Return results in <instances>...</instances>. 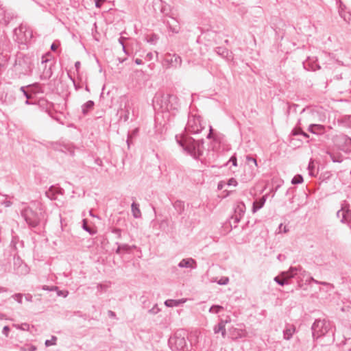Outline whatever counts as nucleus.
<instances>
[{
  "mask_svg": "<svg viewBox=\"0 0 351 351\" xmlns=\"http://www.w3.org/2000/svg\"><path fill=\"white\" fill-rule=\"evenodd\" d=\"M177 143L188 154L194 158H199L203 155L204 151V140L195 141L191 137L176 136Z\"/></svg>",
  "mask_w": 351,
  "mask_h": 351,
  "instance_id": "1",
  "label": "nucleus"
},
{
  "mask_svg": "<svg viewBox=\"0 0 351 351\" xmlns=\"http://www.w3.org/2000/svg\"><path fill=\"white\" fill-rule=\"evenodd\" d=\"M14 71L21 78L23 76L30 75L32 70V62L29 57L22 54L18 55L14 66Z\"/></svg>",
  "mask_w": 351,
  "mask_h": 351,
  "instance_id": "2",
  "label": "nucleus"
},
{
  "mask_svg": "<svg viewBox=\"0 0 351 351\" xmlns=\"http://www.w3.org/2000/svg\"><path fill=\"white\" fill-rule=\"evenodd\" d=\"M154 102L158 105L161 109L167 111L177 110L178 107V98L175 95L169 94L156 96Z\"/></svg>",
  "mask_w": 351,
  "mask_h": 351,
  "instance_id": "3",
  "label": "nucleus"
},
{
  "mask_svg": "<svg viewBox=\"0 0 351 351\" xmlns=\"http://www.w3.org/2000/svg\"><path fill=\"white\" fill-rule=\"evenodd\" d=\"M185 332L177 331L173 337L169 339V345L173 351H186L187 343L185 339Z\"/></svg>",
  "mask_w": 351,
  "mask_h": 351,
  "instance_id": "4",
  "label": "nucleus"
},
{
  "mask_svg": "<svg viewBox=\"0 0 351 351\" xmlns=\"http://www.w3.org/2000/svg\"><path fill=\"white\" fill-rule=\"evenodd\" d=\"M331 328L330 323L325 319H316L312 325V335L314 339H318L325 335Z\"/></svg>",
  "mask_w": 351,
  "mask_h": 351,
  "instance_id": "5",
  "label": "nucleus"
},
{
  "mask_svg": "<svg viewBox=\"0 0 351 351\" xmlns=\"http://www.w3.org/2000/svg\"><path fill=\"white\" fill-rule=\"evenodd\" d=\"M14 36L19 43H24L32 37V32L25 25L21 24L14 30Z\"/></svg>",
  "mask_w": 351,
  "mask_h": 351,
  "instance_id": "6",
  "label": "nucleus"
},
{
  "mask_svg": "<svg viewBox=\"0 0 351 351\" xmlns=\"http://www.w3.org/2000/svg\"><path fill=\"white\" fill-rule=\"evenodd\" d=\"M21 215L29 226L36 227L40 223L39 215L29 207L24 208Z\"/></svg>",
  "mask_w": 351,
  "mask_h": 351,
  "instance_id": "7",
  "label": "nucleus"
},
{
  "mask_svg": "<svg viewBox=\"0 0 351 351\" xmlns=\"http://www.w3.org/2000/svg\"><path fill=\"white\" fill-rule=\"evenodd\" d=\"M203 129L200 117L196 115H189L188 118L186 130L193 134H197Z\"/></svg>",
  "mask_w": 351,
  "mask_h": 351,
  "instance_id": "8",
  "label": "nucleus"
},
{
  "mask_svg": "<svg viewBox=\"0 0 351 351\" xmlns=\"http://www.w3.org/2000/svg\"><path fill=\"white\" fill-rule=\"evenodd\" d=\"M164 63L167 69L169 68H180L182 64V58L180 56L176 53H167L165 55Z\"/></svg>",
  "mask_w": 351,
  "mask_h": 351,
  "instance_id": "9",
  "label": "nucleus"
},
{
  "mask_svg": "<svg viewBox=\"0 0 351 351\" xmlns=\"http://www.w3.org/2000/svg\"><path fill=\"white\" fill-rule=\"evenodd\" d=\"M14 17V14L8 10H5L0 5V23L8 25L10 21Z\"/></svg>",
  "mask_w": 351,
  "mask_h": 351,
  "instance_id": "10",
  "label": "nucleus"
},
{
  "mask_svg": "<svg viewBox=\"0 0 351 351\" xmlns=\"http://www.w3.org/2000/svg\"><path fill=\"white\" fill-rule=\"evenodd\" d=\"M341 223H348L351 220V212L350 210V205L346 201H343L341 204Z\"/></svg>",
  "mask_w": 351,
  "mask_h": 351,
  "instance_id": "11",
  "label": "nucleus"
},
{
  "mask_svg": "<svg viewBox=\"0 0 351 351\" xmlns=\"http://www.w3.org/2000/svg\"><path fill=\"white\" fill-rule=\"evenodd\" d=\"M163 22L173 34H178L179 32L180 29V25L178 21L174 18L165 19Z\"/></svg>",
  "mask_w": 351,
  "mask_h": 351,
  "instance_id": "12",
  "label": "nucleus"
},
{
  "mask_svg": "<svg viewBox=\"0 0 351 351\" xmlns=\"http://www.w3.org/2000/svg\"><path fill=\"white\" fill-rule=\"evenodd\" d=\"M178 265L180 268L194 269L197 268V262L193 258H186L182 259Z\"/></svg>",
  "mask_w": 351,
  "mask_h": 351,
  "instance_id": "13",
  "label": "nucleus"
},
{
  "mask_svg": "<svg viewBox=\"0 0 351 351\" xmlns=\"http://www.w3.org/2000/svg\"><path fill=\"white\" fill-rule=\"evenodd\" d=\"M215 51L217 55L228 60L233 59L232 53L226 47H217L215 49Z\"/></svg>",
  "mask_w": 351,
  "mask_h": 351,
  "instance_id": "14",
  "label": "nucleus"
},
{
  "mask_svg": "<svg viewBox=\"0 0 351 351\" xmlns=\"http://www.w3.org/2000/svg\"><path fill=\"white\" fill-rule=\"evenodd\" d=\"M296 331V329H295V326L293 324H287L285 325V327L283 330V339L285 340H290L293 334Z\"/></svg>",
  "mask_w": 351,
  "mask_h": 351,
  "instance_id": "15",
  "label": "nucleus"
},
{
  "mask_svg": "<svg viewBox=\"0 0 351 351\" xmlns=\"http://www.w3.org/2000/svg\"><path fill=\"white\" fill-rule=\"evenodd\" d=\"M131 108V105L130 102L128 101L125 102L123 108H120V110L118 111V113L120 114L119 119L123 120L125 122L127 121L129 119V114H130V110Z\"/></svg>",
  "mask_w": 351,
  "mask_h": 351,
  "instance_id": "16",
  "label": "nucleus"
},
{
  "mask_svg": "<svg viewBox=\"0 0 351 351\" xmlns=\"http://www.w3.org/2000/svg\"><path fill=\"white\" fill-rule=\"evenodd\" d=\"M302 269L301 267H291L289 271H282L280 273V276L286 279L288 282L290 279L295 277L296 274V271H300Z\"/></svg>",
  "mask_w": 351,
  "mask_h": 351,
  "instance_id": "17",
  "label": "nucleus"
},
{
  "mask_svg": "<svg viewBox=\"0 0 351 351\" xmlns=\"http://www.w3.org/2000/svg\"><path fill=\"white\" fill-rule=\"evenodd\" d=\"M49 62L48 60H44L43 58V60L41 62L42 64H45L44 71L43 73L40 75V79L41 80H48L49 79L52 75V71H51V65L50 64L48 68H47V63Z\"/></svg>",
  "mask_w": 351,
  "mask_h": 351,
  "instance_id": "18",
  "label": "nucleus"
},
{
  "mask_svg": "<svg viewBox=\"0 0 351 351\" xmlns=\"http://www.w3.org/2000/svg\"><path fill=\"white\" fill-rule=\"evenodd\" d=\"M308 131L317 135L324 133L325 128L323 125L320 124H311L308 128Z\"/></svg>",
  "mask_w": 351,
  "mask_h": 351,
  "instance_id": "19",
  "label": "nucleus"
},
{
  "mask_svg": "<svg viewBox=\"0 0 351 351\" xmlns=\"http://www.w3.org/2000/svg\"><path fill=\"white\" fill-rule=\"evenodd\" d=\"M267 199V195H263L258 200H256L253 202L252 213H255L257 210L261 209L265 204Z\"/></svg>",
  "mask_w": 351,
  "mask_h": 351,
  "instance_id": "20",
  "label": "nucleus"
},
{
  "mask_svg": "<svg viewBox=\"0 0 351 351\" xmlns=\"http://www.w3.org/2000/svg\"><path fill=\"white\" fill-rule=\"evenodd\" d=\"M94 101L89 100L82 106V112L84 115H86L90 110L93 109Z\"/></svg>",
  "mask_w": 351,
  "mask_h": 351,
  "instance_id": "21",
  "label": "nucleus"
},
{
  "mask_svg": "<svg viewBox=\"0 0 351 351\" xmlns=\"http://www.w3.org/2000/svg\"><path fill=\"white\" fill-rule=\"evenodd\" d=\"M184 302H185V300H183V299H182V300L169 299V300H167L165 302V304L167 307H175V306H178Z\"/></svg>",
  "mask_w": 351,
  "mask_h": 351,
  "instance_id": "22",
  "label": "nucleus"
},
{
  "mask_svg": "<svg viewBox=\"0 0 351 351\" xmlns=\"http://www.w3.org/2000/svg\"><path fill=\"white\" fill-rule=\"evenodd\" d=\"M131 210L132 215L134 218L138 219L141 217V212L139 208V205L135 202H133L131 206Z\"/></svg>",
  "mask_w": 351,
  "mask_h": 351,
  "instance_id": "23",
  "label": "nucleus"
},
{
  "mask_svg": "<svg viewBox=\"0 0 351 351\" xmlns=\"http://www.w3.org/2000/svg\"><path fill=\"white\" fill-rule=\"evenodd\" d=\"M173 208L179 215L182 214L184 210V202L181 200H176L173 203Z\"/></svg>",
  "mask_w": 351,
  "mask_h": 351,
  "instance_id": "24",
  "label": "nucleus"
},
{
  "mask_svg": "<svg viewBox=\"0 0 351 351\" xmlns=\"http://www.w3.org/2000/svg\"><path fill=\"white\" fill-rule=\"evenodd\" d=\"M235 214L243 217L245 212V205L243 202H239L234 209Z\"/></svg>",
  "mask_w": 351,
  "mask_h": 351,
  "instance_id": "25",
  "label": "nucleus"
},
{
  "mask_svg": "<svg viewBox=\"0 0 351 351\" xmlns=\"http://www.w3.org/2000/svg\"><path fill=\"white\" fill-rule=\"evenodd\" d=\"M31 89V91L37 93H43L41 87L38 83H34L32 84H29L27 86Z\"/></svg>",
  "mask_w": 351,
  "mask_h": 351,
  "instance_id": "26",
  "label": "nucleus"
},
{
  "mask_svg": "<svg viewBox=\"0 0 351 351\" xmlns=\"http://www.w3.org/2000/svg\"><path fill=\"white\" fill-rule=\"evenodd\" d=\"M226 323H227V321L221 319L217 325L215 326L213 328L215 333L221 332L222 330L225 328Z\"/></svg>",
  "mask_w": 351,
  "mask_h": 351,
  "instance_id": "27",
  "label": "nucleus"
},
{
  "mask_svg": "<svg viewBox=\"0 0 351 351\" xmlns=\"http://www.w3.org/2000/svg\"><path fill=\"white\" fill-rule=\"evenodd\" d=\"M82 228L85 231L88 232L90 235H94L96 233V231L95 230H93L88 226L86 219H83V221H82Z\"/></svg>",
  "mask_w": 351,
  "mask_h": 351,
  "instance_id": "28",
  "label": "nucleus"
},
{
  "mask_svg": "<svg viewBox=\"0 0 351 351\" xmlns=\"http://www.w3.org/2000/svg\"><path fill=\"white\" fill-rule=\"evenodd\" d=\"M274 280V281L278 285H279L280 286H284L285 285H288L289 284V282L286 279H285L284 278H282L280 276V275L278 276H276Z\"/></svg>",
  "mask_w": 351,
  "mask_h": 351,
  "instance_id": "29",
  "label": "nucleus"
},
{
  "mask_svg": "<svg viewBox=\"0 0 351 351\" xmlns=\"http://www.w3.org/2000/svg\"><path fill=\"white\" fill-rule=\"evenodd\" d=\"M110 283L108 284H97V291L100 293L105 292L108 287H110Z\"/></svg>",
  "mask_w": 351,
  "mask_h": 351,
  "instance_id": "30",
  "label": "nucleus"
},
{
  "mask_svg": "<svg viewBox=\"0 0 351 351\" xmlns=\"http://www.w3.org/2000/svg\"><path fill=\"white\" fill-rule=\"evenodd\" d=\"M304 181L303 177L301 175H296L295 176L292 180H291V184H301Z\"/></svg>",
  "mask_w": 351,
  "mask_h": 351,
  "instance_id": "31",
  "label": "nucleus"
},
{
  "mask_svg": "<svg viewBox=\"0 0 351 351\" xmlns=\"http://www.w3.org/2000/svg\"><path fill=\"white\" fill-rule=\"evenodd\" d=\"M341 121L346 126L351 128V115H346L343 117Z\"/></svg>",
  "mask_w": 351,
  "mask_h": 351,
  "instance_id": "32",
  "label": "nucleus"
},
{
  "mask_svg": "<svg viewBox=\"0 0 351 351\" xmlns=\"http://www.w3.org/2000/svg\"><path fill=\"white\" fill-rule=\"evenodd\" d=\"M158 39H159V37L158 35H156L155 34H152L147 38V42L151 44L154 45V44H156V43L158 41Z\"/></svg>",
  "mask_w": 351,
  "mask_h": 351,
  "instance_id": "33",
  "label": "nucleus"
},
{
  "mask_svg": "<svg viewBox=\"0 0 351 351\" xmlns=\"http://www.w3.org/2000/svg\"><path fill=\"white\" fill-rule=\"evenodd\" d=\"M223 308L221 306L219 305H213L210 309L209 312L213 313H218L221 310H222Z\"/></svg>",
  "mask_w": 351,
  "mask_h": 351,
  "instance_id": "34",
  "label": "nucleus"
},
{
  "mask_svg": "<svg viewBox=\"0 0 351 351\" xmlns=\"http://www.w3.org/2000/svg\"><path fill=\"white\" fill-rule=\"evenodd\" d=\"M57 337L55 336H52L51 339H47L45 341V346L49 347L53 345H56V343Z\"/></svg>",
  "mask_w": 351,
  "mask_h": 351,
  "instance_id": "35",
  "label": "nucleus"
},
{
  "mask_svg": "<svg viewBox=\"0 0 351 351\" xmlns=\"http://www.w3.org/2000/svg\"><path fill=\"white\" fill-rule=\"evenodd\" d=\"M246 161L248 165H250V163H253L255 167L258 166L256 160L250 155L246 156Z\"/></svg>",
  "mask_w": 351,
  "mask_h": 351,
  "instance_id": "36",
  "label": "nucleus"
},
{
  "mask_svg": "<svg viewBox=\"0 0 351 351\" xmlns=\"http://www.w3.org/2000/svg\"><path fill=\"white\" fill-rule=\"evenodd\" d=\"M328 154H329L330 159L334 162H342V159H341V158L339 156H335L333 154H332L330 152H328Z\"/></svg>",
  "mask_w": 351,
  "mask_h": 351,
  "instance_id": "37",
  "label": "nucleus"
},
{
  "mask_svg": "<svg viewBox=\"0 0 351 351\" xmlns=\"http://www.w3.org/2000/svg\"><path fill=\"white\" fill-rule=\"evenodd\" d=\"M23 296V295L22 293H15L12 295V298L15 299L19 304H21Z\"/></svg>",
  "mask_w": 351,
  "mask_h": 351,
  "instance_id": "38",
  "label": "nucleus"
},
{
  "mask_svg": "<svg viewBox=\"0 0 351 351\" xmlns=\"http://www.w3.org/2000/svg\"><path fill=\"white\" fill-rule=\"evenodd\" d=\"M58 287L56 286H51V287H49L47 285H43L42 287V289L43 290H45V291H56L58 290Z\"/></svg>",
  "mask_w": 351,
  "mask_h": 351,
  "instance_id": "39",
  "label": "nucleus"
},
{
  "mask_svg": "<svg viewBox=\"0 0 351 351\" xmlns=\"http://www.w3.org/2000/svg\"><path fill=\"white\" fill-rule=\"evenodd\" d=\"M160 311V308L157 304H155L151 309L148 311L150 314L156 315Z\"/></svg>",
  "mask_w": 351,
  "mask_h": 351,
  "instance_id": "40",
  "label": "nucleus"
},
{
  "mask_svg": "<svg viewBox=\"0 0 351 351\" xmlns=\"http://www.w3.org/2000/svg\"><path fill=\"white\" fill-rule=\"evenodd\" d=\"M282 232H283L284 233H287L289 232V228L286 226H283L282 223H280L278 226V233H280Z\"/></svg>",
  "mask_w": 351,
  "mask_h": 351,
  "instance_id": "41",
  "label": "nucleus"
},
{
  "mask_svg": "<svg viewBox=\"0 0 351 351\" xmlns=\"http://www.w3.org/2000/svg\"><path fill=\"white\" fill-rule=\"evenodd\" d=\"M228 282L229 278L228 277H223L219 281H217V283L220 285H227Z\"/></svg>",
  "mask_w": 351,
  "mask_h": 351,
  "instance_id": "42",
  "label": "nucleus"
},
{
  "mask_svg": "<svg viewBox=\"0 0 351 351\" xmlns=\"http://www.w3.org/2000/svg\"><path fill=\"white\" fill-rule=\"evenodd\" d=\"M20 90L23 93L24 96L27 99H29L32 97L31 95L25 90V86H21L20 88Z\"/></svg>",
  "mask_w": 351,
  "mask_h": 351,
  "instance_id": "43",
  "label": "nucleus"
},
{
  "mask_svg": "<svg viewBox=\"0 0 351 351\" xmlns=\"http://www.w3.org/2000/svg\"><path fill=\"white\" fill-rule=\"evenodd\" d=\"M121 245V251H124L126 252L130 251V249L132 248V247L128 244H123V245Z\"/></svg>",
  "mask_w": 351,
  "mask_h": 351,
  "instance_id": "44",
  "label": "nucleus"
},
{
  "mask_svg": "<svg viewBox=\"0 0 351 351\" xmlns=\"http://www.w3.org/2000/svg\"><path fill=\"white\" fill-rule=\"evenodd\" d=\"M227 184L228 186H232H232H236L237 185V181L234 178H232L229 179V180L228 181Z\"/></svg>",
  "mask_w": 351,
  "mask_h": 351,
  "instance_id": "45",
  "label": "nucleus"
},
{
  "mask_svg": "<svg viewBox=\"0 0 351 351\" xmlns=\"http://www.w3.org/2000/svg\"><path fill=\"white\" fill-rule=\"evenodd\" d=\"M229 162H232V165L234 166V167H237V157L234 155L232 156L230 160H229Z\"/></svg>",
  "mask_w": 351,
  "mask_h": 351,
  "instance_id": "46",
  "label": "nucleus"
},
{
  "mask_svg": "<svg viewBox=\"0 0 351 351\" xmlns=\"http://www.w3.org/2000/svg\"><path fill=\"white\" fill-rule=\"evenodd\" d=\"M10 332V328L8 326H5L3 328L2 333L5 336L8 337Z\"/></svg>",
  "mask_w": 351,
  "mask_h": 351,
  "instance_id": "47",
  "label": "nucleus"
},
{
  "mask_svg": "<svg viewBox=\"0 0 351 351\" xmlns=\"http://www.w3.org/2000/svg\"><path fill=\"white\" fill-rule=\"evenodd\" d=\"M125 39L124 37H120L119 38V43L122 46V48H123V51L125 53L126 51H125V47L124 45V43H123V40Z\"/></svg>",
  "mask_w": 351,
  "mask_h": 351,
  "instance_id": "48",
  "label": "nucleus"
},
{
  "mask_svg": "<svg viewBox=\"0 0 351 351\" xmlns=\"http://www.w3.org/2000/svg\"><path fill=\"white\" fill-rule=\"evenodd\" d=\"M104 1L105 0H95V6L99 8H101Z\"/></svg>",
  "mask_w": 351,
  "mask_h": 351,
  "instance_id": "49",
  "label": "nucleus"
},
{
  "mask_svg": "<svg viewBox=\"0 0 351 351\" xmlns=\"http://www.w3.org/2000/svg\"><path fill=\"white\" fill-rule=\"evenodd\" d=\"M108 315L110 317H112V318H114V319H116L117 318V315L115 314V313L111 310H109L108 311Z\"/></svg>",
  "mask_w": 351,
  "mask_h": 351,
  "instance_id": "50",
  "label": "nucleus"
},
{
  "mask_svg": "<svg viewBox=\"0 0 351 351\" xmlns=\"http://www.w3.org/2000/svg\"><path fill=\"white\" fill-rule=\"evenodd\" d=\"M238 337L242 338L246 336V332L242 330L238 331L237 333Z\"/></svg>",
  "mask_w": 351,
  "mask_h": 351,
  "instance_id": "51",
  "label": "nucleus"
},
{
  "mask_svg": "<svg viewBox=\"0 0 351 351\" xmlns=\"http://www.w3.org/2000/svg\"><path fill=\"white\" fill-rule=\"evenodd\" d=\"M112 232L117 234L118 237L120 238L121 235V230L119 228H115L112 230Z\"/></svg>",
  "mask_w": 351,
  "mask_h": 351,
  "instance_id": "52",
  "label": "nucleus"
},
{
  "mask_svg": "<svg viewBox=\"0 0 351 351\" xmlns=\"http://www.w3.org/2000/svg\"><path fill=\"white\" fill-rule=\"evenodd\" d=\"M345 143L346 145H348L350 147H351V138L349 137L346 136L345 137Z\"/></svg>",
  "mask_w": 351,
  "mask_h": 351,
  "instance_id": "53",
  "label": "nucleus"
},
{
  "mask_svg": "<svg viewBox=\"0 0 351 351\" xmlns=\"http://www.w3.org/2000/svg\"><path fill=\"white\" fill-rule=\"evenodd\" d=\"M25 299H26V300H27V301H28V302H32V298H33V297H32V295L31 294L27 293V294H26V295H25Z\"/></svg>",
  "mask_w": 351,
  "mask_h": 351,
  "instance_id": "54",
  "label": "nucleus"
},
{
  "mask_svg": "<svg viewBox=\"0 0 351 351\" xmlns=\"http://www.w3.org/2000/svg\"><path fill=\"white\" fill-rule=\"evenodd\" d=\"M145 58L148 61L151 60L153 58V53L151 52L147 53Z\"/></svg>",
  "mask_w": 351,
  "mask_h": 351,
  "instance_id": "55",
  "label": "nucleus"
},
{
  "mask_svg": "<svg viewBox=\"0 0 351 351\" xmlns=\"http://www.w3.org/2000/svg\"><path fill=\"white\" fill-rule=\"evenodd\" d=\"M277 258L278 260H279L280 261H283L285 260L286 258V256L283 254H279L278 256H277Z\"/></svg>",
  "mask_w": 351,
  "mask_h": 351,
  "instance_id": "56",
  "label": "nucleus"
},
{
  "mask_svg": "<svg viewBox=\"0 0 351 351\" xmlns=\"http://www.w3.org/2000/svg\"><path fill=\"white\" fill-rule=\"evenodd\" d=\"M241 217H240L239 215L235 214L234 222L236 223H239L240 221Z\"/></svg>",
  "mask_w": 351,
  "mask_h": 351,
  "instance_id": "57",
  "label": "nucleus"
},
{
  "mask_svg": "<svg viewBox=\"0 0 351 351\" xmlns=\"http://www.w3.org/2000/svg\"><path fill=\"white\" fill-rule=\"evenodd\" d=\"M300 128L299 129H295L292 131V134L294 135V136H296V135H299L300 134Z\"/></svg>",
  "mask_w": 351,
  "mask_h": 351,
  "instance_id": "58",
  "label": "nucleus"
},
{
  "mask_svg": "<svg viewBox=\"0 0 351 351\" xmlns=\"http://www.w3.org/2000/svg\"><path fill=\"white\" fill-rule=\"evenodd\" d=\"M314 283L315 284H317V285H329L328 283L326 282H320V281H318L317 280H314Z\"/></svg>",
  "mask_w": 351,
  "mask_h": 351,
  "instance_id": "59",
  "label": "nucleus"
},
{
  "mask_svg": "<svg viewBox=\"0 0 351 351\" xmlns=\"http://www.w3.org/2000/svg\"><path fill=\"white\" fill-rule=\"evenodd\" d=\"M80 65H81V64H80V62H79V61H77L75 63V69H76L77 71H78V70L80 69Z\"/></svg>",
  "mask_w": 351,
  "mask_h": 351,
  "instance_id": "60",
  "label": "nucleus"
},
{
  "mask_svg": "<svg viewBox=\"0 0 351 351\" xmlns=\"http://www.w3.org/2000/svg\"><path fill=\"white\" fill-rule=\"evenodd\" d=\"M58 49V45L56 43H53L51 45V49L53 51H55Z\"/></svg>",
  "mask_w": 351,
  "mask_h": 351,
  "instance_id": "61",
  "label": "nucleus"
},
{
  "mask_svg": "<svg viewBox=\"0 0 351 351\" xmlns=\"http://www.w3.org/2000/svg\"><path fill=\"white\" fill-rule=\"evenodd\" d=\"M300 135H302L305 138L309 137L308 134H306V132H303L302 130H300Z\"/></svg>",
  "mask_w": 351,
  "mask_h": 351,
  "instance_id": "62",
  "label": "nucleus"
},
{
  "mask_svg": "<svg viewBox=\"0 0 351 351\" xmlns=\"http://www.w3.org/2000/svg\"><path fill=\"white\" fill-rule=\"evenodd\" d=\"M135 63H136V64H138V65H141V64H142L143 62L142 60H141V59H139V58H136V59L135 60Z\"/></svg>",
  "mask_w": 351,
  "mask_h": 351,
  "instance_id": "63",
  "label": "nucleus"
},
{
  "mask_svg": "<svg viewBox=\"0 0 351 351\" xmlns=\"http://www.w3.org/2000/svg\"><path fill=\"white\" fill-rule=\"evenodd\" d=\"M36 347L34 346H30L29 348H28V351H35L36 350Z\"/></svg>",
  "mask_w": 351,
  "mask_h": 351,
  "instance_id": "64",
  "label": "nucleus"
}]
</instances>
